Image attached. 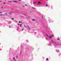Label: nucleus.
I'll use <instances>...</instances> for the list:
<instances>
[{"label": "nucleus", "instance_id": "f257e3e1", "mask_svg": "<svg viewBox=\"0 0 61 61\" xmlns=\"http://www.w3.org/2000/svg\"><path fill=\"white\" fill-rule=\"evenodd\" d=\"M38 4H39V5L41 4H42L41 3H40V1L38 2Z\"/></svg>", "mask_w": 61, "mask_h": 61}, {"label": "nucleus", "instance_id": "f03ea898", "mask_svg": "<svg viewBox=\"0 0 61 61\" xmlns=\"http://www.w3.org/2000/svg\"><path fill=\"white\" fill-rule=\"evenodd\" d=\"M13 2H15V3H18V2H17V1H13Z\"/></svg>", "mask_w": 61, "mask_h": 61}, {"label": "nucleus", "instance_id": "7ed1b4c3", "mask_svg": "<svg viewBox=\"0 0 61 61\" xmlns=\"http://www.w3.org/2000/svg\"><path fill=\"white\" fill-rule=\"evenodd\" d=\"M58 40H60V37H58Z\"/></svg>", "mask_w": 61, "mask_h": 61}, {"label": "nucleus", "instance_id": "20e7f679", "mask_svg": "<svg viewBox=\"0 0 61 61\" xmlns=\"http://www.w3.org/2000/svg\"><path fill=\"white\" fill-rule=\"evenodd\" d=\"M13 60H15V61H16V60L15 59V58H13Z\"/></svg>", "mask_w": 61, "mask_h": 61}, {"label": "nucleus", "instance_id": "39448f33", "mask_svg": "<svg viewBox=\"0 0 61 61\" xmlns=\"http://www.w3.org/2000/svg\"><path fill=\"white\" fill-rule=\"evenodd\" d=\"M5 15H7V13H5L4 14Z\"/></svg>", "mask_w": 61, "mask_h": 61}, {"label": "nucleus", "instance_id": "423d86ee", "mask_svg": "<svg viewBox=\"0 0 61 61\" xmlns=\"http://www.w3.org/2000/svg\"><path fill=\"white\" fill-rule=\"evenodd\" d=\"M52 36H50V38H52Z\"/></svg>", "mask_w": 61, "mask_h": 61}, {"label": "nucleus", "instance_id": "0eeeda50", "mask_svg": "<svg viewBox=\"0 0 61 61\" xmlns=\"http://www.w3.org/2000/svg\"><path fill=\"white\" fill-rule=\"evenodd\" d=\"M21 22H20V21H19V23H21Z\"/></svg>", "mask_w": 61, "mask_h": 61}, {"label": "nucleus", "instance_id": "6e6552de", "mask_svg": "<svg viewBox=\"0 0 61 61\" xmlns=\"http://www.w3.org/2000/svg\"><path fill=\"white\" fill-rule=\"evenodd\" d=\"M48 60V58H47L46 59V60Z\"/></svg>", "mask_w": 61, "mask_h": 61}, {"label": "nucleus", "instance_id": "1a4fd4ad", "mask_svg": "<svg viewBox=\"0 0 61 61\" xmlns=\"http://www.w3.org/2000/svg\"><path fill=\"white\" fill-rule=\"evenodd\" d=\"M48 6V5H46V7L47 6Z\"/></svg>", "mask_w": 61, "mask_h": 61}, {"label": "nucleus", "instance_id": "9d476101", "mask_svg": "<svg viewBox=\"0 0 61 61\" xmlns=\"http://www.w3.org/2000/svg\"><path fill=\"white\" fill-rule=\"evenodd\" d=\"M32 9H35V8H34V7H32Z\"/></svg>", "mask_w": 61, "mask_h": 61}, {"label": "nucleus", "instance_id": "9b49d317", "mask_svg": "<svg viewBox=\"0 0 61 61\" xmlns=\"http://www.w3.org/2000/svg\"><path fill=\"white\" fill-rule=\"evenodd\" d=\"M36 2H33V4H35L36 3Z\"/></svg>", "mask_w": 61, "mask_h": 61}, {"label": "nucleus", "instance_id": "f8f14e48", "mask_svg": "<svg viewBox=\"0 0 61 61\" xmlns=\"http://www.w3.org/2000/svg\"><path fill=\"white\" fill-rule=\"evenodd\" d=\"M11 19L13 20H14V18H12Z\"/></svg>", "mask_w": 61, "mask_h": 61}, {"label": "nucleus", "instance_id": "ddd939ff", "mask_svg": "<svg viewBox=\"0 0 61 61\" xmlns=\"http://www.w3.org/2000/svg\"><path fill=\"white\" fill-rule=\"evenodd\" d=\"M22 25V24H20V27H21V25Z\"/></svg>", "mask_w": 61, "mask_h": 61}, {"label": "nucleus", "instance_id": "4468645a", "mask_svg": "<svg viewBox=\"0 0 61 61\" xmlns=\"http://www.w3.org/2000/svg\"><path fill=\"white\" fill-rule=\"evenodd\" d=\"M3 15H0V16H2Z\"/></svg>", "mask_w": 61, "mask_h": 61}, {"label": "nucleus", "instance_id": "2eb2a0df", "mask_svg": "<svg viewBox=\"0 0 61 61\" xmlns=\"http://www.w3.org/2000/svg\"><path fill=\"white\" fill-rule=\"evenodd\" d=\"M32 20L33 21H35V20H34V19H32Z\"/></svg>", "mask_w": 61, "mask_h": 61}, {"label": "nucleus", "instance_id": "dca6fc26", "mask_svg": "<svg viewBox=\"0 0 61 61\" xmlns=\"http://www.w3.org/2000/svg\"><path fill=\"white\" fill-rule=\"evenodd\" d=\"M52 36H52V37H53L54 36V35H52Z\"/></svg>", "mask_w": 61, "mask_h": 61}, {"label": "nucleus", "instance_id": "f3484780", "mask_svg": "<svg viewBox=\"0 0 61 61\" xmlns=\"http://www.w3.org/2000/svg\"><path fill=\"white\" fill-rule=\"evenodd\" d=\"M16 58L17 59V56H16Z\"/></svg>", "mask_w": 61, "mask_h": 61}, {"label": "nucleus", "instance_id": "a211bd4d", "mask_svg": "<svg viewBox=\"0 0 61 61\" xmlns=\"http://www.w3.org/2000/svg\"><path fill=\"white\" fill-rule=\"evenodd\" d=\"M17 25H20V24H18Z\"/></svg>", "mask_w": 61, "mask_h": 61}, {"label": "nucleus", "instance_id": "6ab92c4d", "mask_svg": "<svg viewBox=\"0 0 61 61\" xmlns=\"http://www.w3.org/2000/svg\"><path fill=\"white\" fill-rule=\"evenodd\" d=\"M25 6H27V5H25Z\"/></svg>", "mask_w": 61, "mask_h": 61}, {"label": "nucleus", "instance_id": "aec40b11", "mask_svg": "<svg viewBox=\"0 0 61 61\" xmlns=\"http://www.w3.org/2000/svg\"><path fill=\"white\" fill-rule=\"evenodd\" d=\"M18 0V1H21V0Z\"/></svg>", "mask_w": 61, "mask_h": 61}, {"label": "nucleus", "instance_id": "412c9836", "mask_svg": "<svg viewBox=\"0 0 61 61\" xmlns=\"http://www.w3.org/2000/svg\"><path fill=\"white\" fill-rule=\"evenodd\" d=\"M3 7H1V8H3Z\"/></svg>", "mask_w": 61, "mask_h": 61}, {"label": "nucleus", "instance_id": "4be33fe9", "mask_svg": "<svg viewBox=\"0 0 61 61\" xmlns=\"http://www.w3.org/2000/svg\"><path fill=\"white\" fill-rule=\"evenodd\" d=\"M0 13H2V12H0Z\"/></svg>", "mask_w": 61, "mask_h": 61}, {"label": "nucleus", "instance_id": "5701e85b", "mask_svg": "<svg viewBox=\"0 0 61 61\" xmlns=\"http://www.w3.org/2000/svg\"><path fill=\"white\" fill-rule=\"evenodd\" d=\"M46 35L47 36H48V35H47V34H46Z\"/></svg>", "mask_w": 61, "mask_h": 61}, {"label": "nucleus", "instance_id": "b1692460", "mask_svg": "<svg viewBox=\"0 0 61 61\" xmlns=\"http://www.w3.org/2000/svg\"><path fill=\"white\" fill-rule=\"evenodd\" d=\"M28 28H29V29H30V28H29V27H28Z\"/></svg>", "mask_w": 61, "mask_h": 61}, {"label": "nucleus", "instance_id": "393cba45", "mask_svg": "<svg viewBox=\"0 0 61 61\" xmlns=\"http://www.w3.org/2000/svg\"><path fill=\"white\" fill-rule=\"evenodd\" d=\"M10 2H11V1H10Z\"/></svg>", "mask_w": 61, "mask_h": 61}, {"label": "nucleus", "instance_id": "a878e982", "mask_svg": "<svg viewBox=\"0 0 61 61\" xmlns=\"http://www.w3.org/2000/svg\"><path fill=\"white\" fill-rule=\"evenodd\" d=\"M3 4H5V3H3Z\"/></svg>", "mask_w": 61, "mask_h": 61}, {"label": "nucleus", "instance_id": "bb28decb", "mask_svg": "<svg viewBox=\"0 0 61 61\" xmlns=\"http://www.w3.org/2000/svg\"><path fill=\"white\" fill-rule=\"evenodd\" d=\"M2 2V1H0V2Z\"/></svg>", "mask_w": 61, "mask_h": 61}, {"label": "nucleus", "instance_id": "cd10ccee", "mask_svg": "<svg viewBox=\"0 0 61 61\" xmlns=\"http://www.w3.org/2000/svg\"><path fill=\"white\" fill-rule=\"evenodd\" d=\"M23 7H25V6H23Z\"/></svg>", "mask_w": 61, "mask_h": 61}, {"label": "nucleus", "instance_id": "c85d7f7f", "mask_svg": "<svg viewBox=\"0 0 61 61\" xmlns=\"http://www.w3.org/2000/svg\"><path fill=\"white\" fill-rule=\"evenodd\" d=\"M30 13H31V11H30Z\"/></svg>", "mask_w": 61, "mask_h": 61}, {"label": "nucleus", "instance_id": "c756f323", "mask_svg": "<svg viewBox=\"0 0 61 61\" xmlns=\"http://www.w3.org/2000/svg\"><path fill=\"white\" fill-rule=\"evenodd\" d=\"M23 30V29L22 30Z\"/></svg>", "mask_w": 61, "mask_h": 61}, {"label": "nucleus", "instance_id": "7c9ffc66", "mask_svg": "<svg viewBox=\"0 0 61 61\" xmlns=\"http://www.w3.org/2000/svg\"><path fill=\"white\" fill-rule=\"evenodd\" d=\"M17 30H18V29H17Z\"/></svg>", "mask_w": 61, "mask_h": 61}, {"label": "nucleus", "instance_id": "2f4dec72", "mask_svg": "<svg viewBox=\"0 0 61 61\" xmlns=\"http://www.w3.org/2000/svg\"><path fill=\"white\" fill-rule=\"evenodd\" d=\"M11 61H12V60H11Z\"/></svg>", "mask_w": 61, "mask_h": 61}, {"label": "nucleus", "instance_id": "473e14b6", "mask_svg": "<svg viewBox=\"0 0 61 61\" xmlns=\"http://www.w3.org/2000/svg\"><path fill=\"white\" fill-rule=\"evenodd\" d=\"M23 29V30H24V29Z\"/></svg>", "mask_w": 61, "mask_h": 61}]
</instances>
